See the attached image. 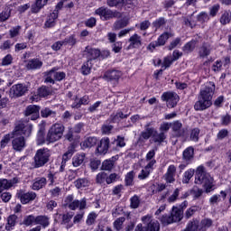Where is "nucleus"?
<instances>
[{
	"label": "nucleus",
	"instance_id": "obj_1",
	"mask_svg": "<svg viewBox=\"0 0 231 231\" xmlns=\"http://www.w3.org/2000/svg\"><path fill=\"white\" fill-rule=\"evenodd\" d=\"M216 91V84L210 81L207 83L199 92L198 97V101L194 105L195 111H205L212 106V97H214V92Z\"/></svg>",
	"mask_w": 231,
	"mask_h": 231
},
{
	"label": "nucleus",
	"instance_id": "obj_4",
	"mask_svg": "<svg viewBox=\"0 0 231 231\" xmlns=\"http://www.w3.org/2000/svg\"><path fill=\"white\" fill-rule=\"evenodd\" d=\"M64 136V125L56 123L52 125L47 133L46 142L48 143H55Z\"/></svg>",
	"mask_w": 231,
	"mask_h": 231
},
{
	"label": "nucleus",
	"instance_id": "obj_14",
	"mask_svg": "<svg viewBox=\"0 0 231 231\" xmlns=\"http://www.w3.org/2000/svg\"><path fill=\"white\" fill-rule=\"evenodd\" d=\"M151 125H152V122L144 125V130L141 133V138H143V140H149V138H152L153 135L156 134V129Z\"/></svg>",
	"mask_w": 231,
	"mask_h": 231
},
{
	"label": "nucleus",
	"instance_id": "obj_41",
	"mask_svg": "<svg viewBox=\"0 0 231 231\" xmlns=\"http://www.w3.org/2000/svg\"><path fill=\"white\" fill-rule=\"evenodd\" d=\"M16 221H17V217L15 215H11L7 218V224L5 226V229L8 230V231L14 230V227L15 226Z\"/></svg>",
	"mask_w": 231,
	"mask_h": 231
},
{
	"label": "nucleus",
	"instance_id": "obj_35",
	"mask_svg": "<svg viewBox=\"0 0 231 231\" xmlns=\"http://www.w3.org/2000/svg\"><path fill=\"white\" fill-rule=\"evenodd\" d=\"M86 153H78L72 158L73 167H80L81 163H84Z\"/></svg>",
	"mask_w": 231,
	"mask_h": 231
},
{
	"label": "nucleus",
	"instance_id": "obj_60",
	"mask_svg": "<svg viewBox=\"0 0 231 231\" xmlns=\"http://www.w3.org/2000/svg\"><path fill=\"white\" fill-rule=\"evenodd\" d=\"M174 60H172L171 57H166L164 58L163 60V62L162 64V69H167V68H170L171 67V64H172Z\"/></svg>",
	"mask_w": 231,
	"mask_h": 231
},
{
	"label": "nucleus",
	"instance_id": "obj_64",
	"mask_svg": "<svg viewBox=\"0 0 231 231\" xmlns=\"http://www.w3.org/2000/svg\"><path fill=\"white\" fill-rule=\"evenodd\" d=\"M97 219V215L96 213H90L88 216V218H87V225H88V226H90V225H93V223H95Z\"/></svg>",
	"mask_w": 231,
	"mask_h": 231
},
{
	"label": "nucleus",
	"instance_id": "obj_29",
	"mask_svg": "<svg viewBox=\"0 0 231 231\" xmlns=\"http://www.w3.org/2000/svg\"><path fill=\"white\" fill-rule=\"evenodd\" d=\"M167 138V135L165 133L161 132L158 133V130H156V133L153 134V137H152L151 142H153V143H158L160 145L161 143H163Z\"/></svg>",
	"mask_w": 231,
	"mask_h": 231
},
{
	"label": "nucleus",
	"instance_id": "obj_23",
	"mask_svg": "<svg viewBox=\"0 0 231 231\" xmlns=\"http://www.w3.org/2000/svg\"><path fill=\"white\" fill-rule=\"evenodd\" d=\"M171 129L175 136L180 137L185 134V129H183V125L180 121H175L171 123Z\"/></svg>",
	"mask_w": 231,
	"mask_h": 231
},
{
	"label": "nucleus",
	"instance_id": "obj_49",
	"mask_svg": "<svg viewBox=\"0 0 231 231\" xmlns=\"http://www.w3.org/2000/svg\"><path fill=\"white\" fill-rule=\"evenodd\" d=\"M125 181L127 187H131L134 181V171H132L126 173Z\"/></svg>",
	"mask_w": 231,
	"mask_h": 231
},
{
	"label": "nucleus",
	"instance_id": "obj_50",
	"mask_svg": "<svg viewBox=\"0 0 231 231\" xmlns=\"http://www.w3.org/2000/svg\"><path fill=\"white\" fill-rule=\"evenodd\" d=\"M189 140H191V142H199V128H193L190 131Z\"/></svg>",
	"mask_w": 231,
	"mask_h": 231
},
{
	"label": "nucleus",
	"instance_id": "obj_11",
	"mask_svg": "<svg viewBox=\"0 0 231 231\" xmlns=\"http://www.w3.org/2000/svg\"><path fill=\"white\" fill-rule=\"evenodd\" d=\"M12 146L14 151L21 152V151H23L24 147H26V139H24L23 135H14L12 140Z\"/></svg>",
	"mask_w": 231,
	"mask_h": 231
},
{
	"label": "nucleus",
	"instance_id": "obj_13",
	"mask_svg": "<svg viewBox=\"0 0 231 231\" xmlns=\"http://www.w3.org/2000/svg\"><path fill=\"white\" fill-rule=\"evenodd\" d=\"M156 164V161H151L148 162L145 167L141 171L138 175L139 180H147L149 176H151V172L154 171V165Z\"/></svg>",
	"mask_w": 231,
	"mask_h": 231
},
{
	"label": "nucleus",
	"instance_id": "obj_52",
	"mask_svg": "<svg viewBox=\"0 0 231 231\" xmlns=\"http://www.w3.org/2000/svg\"><path fill=\"white\" fill-rule=\"evenodd\" d=\"M128 22L125 19L118 20L114 23V30H121V28H125L127 26Z\"/></svg>",
	"mask_w": 231,
	"mask_h": 231
},
{
	"label": "nucleus",
	"instance_id": "obj_51",
	"mask_svg": "<svg viewBox=\"0 0 231 231\" xmlns=\"http://www.w3.org/2000/svg\"><path fill=\"white\" fill-rule=\"evenodd\" d=\"M180 188L175 189L172 194L167 199L168 203H175V201L178 199L180 196Z\"/></svg>",
	"mask_w": 231,
	"mask_h": 231
},
{
	"label": "nucleus",
	"instance_id": "obj_30",
	"mask_svg": "<svg viewBox=\"0 0 231 231\" xmlns=\"http://www.w3.org/2000/svg\"><path fill=\"white\" fill-rule=\"evenodd\" d=\"M36 225H41L42 228H48L50 226V217L46 215H41L36 217Z\"/></svg>",
	"mask_w": 231,
	"mask_h": 231
},
{
	"label": "nucleus",
	"instance_id": "obj_31",
	"mask_svg": "<svg viewBox=\"0 0 231 231\" xmlns=\"http://www.w3.org/2000/svg\"><path fill=\"white\" fill-rule=\"evenodd\" d=\"M46 183H47L46 178L44 177L38 178L32 183V190H41V189H42L43 187H46Z\"/></svg>",
	"mask_w": 231,
	"mask_h": 231
},
{
	"label": "nucleus",
	"instance_id": "obj_43",
	"mask_svg": "<svg viewBox=\"0 0 231 231\" xmlns=\"http://www.w3.org/2000/svg\"><path fill=\"white\" fill-rule=\"evenodd\" d=\"M23 225H25V226H30L32 225H37V217H35L33 215H29V216L25 217L23 219Z\"/></svg>",
	"mask_w": 231,
	"mask_h": 231
},
{
	"label": "nucleus",
	"instance_id": "obj_5",
	"mask_svg": "<svg viewBox=\"0 0 231 231\" xmlns=\"http://www.w3.org/2000/svg\"><path fill=\"white\" fill-rule=\"evenodd\" d=\"M50 156H51V152L48 150V148L37 150L34 155L35 169L44 167L45 163H48L50 162Z\"/></svg>",
	"mask_w": 231,
	"mask_h": 231
},
{
	"label": "nucleus",
	"instance_id": "obj_25",
	"mask_svg": "<svg viewBox=\"0 0 231 231\" xmlns=\"http://www.w3.org/2000/svg\"><path fill=\"white\" fill-rule=\"evenodd\" d=\"M89 104V97L88 96H84L81 98H76L74 102L71 105V107L74 109H79L82 106H88Z\"/></svg>",
	"mask_w": 231,
	"mask_h": 231
},
{
	"label": "nucleus",
	"instance_id": "obj_8",
	"mask_svg": "<svg viewBox=\"0 0 231 231\" xmlns=\"http://www.w3.org/2000/svg\"><path fill=\"white\" fill-rule=\"evenodd\" d=\"M59 68L54 67L49 72H47V78L45 79V82L49 84H55V80L60 82V80H64L66 79V73L58 72Z\"/></svg>",
	"mask_w": 231,
	"mask_h": 231
},
{
	"label": "nucleus",
	"instance_id": "obj_39",
	"mask_svg": "<svg viewBox=\"0 0 231 231\" xmlns=\"http://www.w3.org/2000/svg\"><path fill=\"white\" fill-rule=\"evenodd\" d=\"M127 116H129V115L124 114V112L118 110L111 116V120L112 122L116 123L120 122V120H124V118H127Z\"/></svg>",
	"mask_w": 231,
	"mask_h": 231
},
{
	"label": "nucleus",
	"instance_id": "obj_16",
	"mask_svg": "<svg viewBox=\"0 0 231 231\" xmlns=\"http://www.w3.org/2000/svg\"><path fill=\"white\" fill-rule=\"evenodd\" d=\"M19 183V179L14 178L12 180L0 179V194L3 190H6L8 189H12L14 185H17Z\"/></svg>",
	"mask_w": 231,
	"mask_h": 231
},
{
	"label": "nucleus",
	"instance_id": "obj_62",
	"mask_svg": "<svg viewBox=\"0 0 231 231\" xmlns=\"http://www.w3.org/2000/svg\"><path fill=\"white\" fill-rule=\"evenodd\" d=\"M212 69L213 71H221L223 69V61L221 60L215 61Z\"/></svg>",
	"mask_w": 231,
	"mask_h": 231
},
{
	"label": "nucleus",
	"instance_id": "obj_33",
	"mask_svg": "<svg viewBox=\"0 0 231 231\" xmlns=\"http://www.w3.org/2000/svg\"><path fill=\"white\" fill-rule=\"evenodd\" d=\"M42 68V61L39 59L30 60L27 63V69H41Z\"/></svg>",
	"mask_w": 231,
	"mask_h": 231
},
{
	"label": "nucleus",
	"instance_id": "obj_27",
	"mask_svg": "<svg viewBox=\"0 0 231 231\" xmlns=\"http://www.w3.org/2000/svg\"><path fill=\"white\" fill-rule=\"evenodd\" d=\"M39 126L40 130L37 134L36 142L38 145H42L48 142L46 141V137H44V123L40 124Z\"/></svg>",
	"mask_w": 231,
	"mask_h": 231
},
{
	"label": "nucleus",
	"instance_id": "obj_21",
	"mask_svg": "<svg viewBox=\"0 0 231 231\" xmlns=\"http://www.w3.org/2000/svg\"><path fill=\"white\" fill-rule=\"evenodd\" d=\"M170 216L171 217V223H179V221L183 219V210L178 207H173Z\"/></svg>",
	"mask_w": 231,
	"mask_h": 231
},
{
	"label": "nucleus",
	"instance_id": "obj_38",
	"mask_svg": "<svg viewBox=\"0 0 231 231\" xmlns=\"http://www.w3.org/2000/svg\"><path fill=\"white\" fill-rule=\"evenodd\" d=\"M59 15L57 13H52L49 15L48 20L45 22L46 28H53L55 26V21H57V18Z\"/></svg>",
	"mask_w": 231,
	"mask_h": 231
},
{
	"label": "nucleus",
	"instance_id": "obj_2",
	"mask_svg": "<svg viewBox=\"0 0 231 231\" xmlns=\"http://www.w3.org/2000/svg\"><path fill=\"white\" fill-rule=\"evenodd\" d=\"M32 131H33V125L28 122H18L12 133L3 136L0 142V149H5V147L10 143V140H12L14 136L23 134V136L28 137L32 134Z\"/></svg>",
	"mask_w": 231,
	"mask_h": 231
},
{
	"label": "nucleus",
	"instance_id": "obj_7",
	"mask_svg": "<svg viewBox=\"0 0 231 231\" xmlns=\"http://www.w3.org/2000/svg\"><path fill=\"white\" fill-rule=\"evenodd\" d=\"M144 226V231H160V222L152 218L151 215H145L142 217Z\"/></svg>",
	"mask_w": 231,
	"mask_h": 231
},
{
	"label": "nucleus",
	"instance_id": "obj_32",
	"mask_svg": "<svg viewBox=\"0 0 231 231\" xmlns=\"http://www.w3.org/2000/svg\"><path fill=\"white\" fill-rule=\"evenodd\" d=\"M75 152V148L73 146L69 147L67 152H65L62 156V162H61V166L60 169H64L66 167V162L73 156V153Z\"/></svg>",
	"mask_w": 231,
	"mask_h": 231
},
{
	"label": "nucleus",
	"instance_id": "obj_42",
	"mask_svg": "<svg viewBox=\"0 0 231 231\" xmlns=\"http://www.w3.org/2000/svg\"><path fill=\"white\" fill-rule=\"evenodd\" d=\"M194 176V169H189L183 174L182 183L189 184Z\"/></svg>",
	"mask_w": 231,
	"mask_h": 231
},
{
	"label": "nucleus",
	"instance_id": "obj_22",
	"mask_svg": "<svg viewBox=\"0 0 231 231\" xmlns=\"http://www.w3.org/2000/svg\"><path fill=\"white\" fill-rule=\"evenodd\" d=\"M86 51H87V59L88 62H93V60H97V59L100 57V50L98 49L87 47Z\"/></svg>",
	"mask_w": 231,
	"mask_h": 231
},
{
	"label": "nucleus",
	"instance_id": "obj_36",
	"mask_svg": "<svg viewBox=\"0 0 231 231\" xmlns=\"http://www.w3.org/2000/svg\"><path fill=\"white\" fill-rule=\"evenodd\" d=\"M74 185L77 189H86V187H89V185H91V181L86 178L78 179L75 180Z\"/></svg>",
	"mask_w": 231,
	"mask_h": 231
},
{
	"label": "nucleus",
	"instance_id": "obj_40",
	"mask_svg": "<svg viewBox=\"0 0 231 231\" xmlns=\"http://www.w3.org/2000/svg\"><path fill=\"white\" fill-rule=\"evenodd\" d=\"M97 140L96 137H88L81 143V145L85 149H88L89 147H95V145H97Z\"/></svg>",
	"mask_w": 231,
	"mask_h": 231
},
{
	"label": "nucleus",
	"instance_id": "obj_58",
	"mask_svg": "<svg viewBox=\"0 0 231 231\" xmlns=\"http://www.w3.org/2000/svg\"><path fill=\"white\" fill-rule=\"evenodd\" d=\"M42 118H48V116H55V112L51 111L50 108H44L41 111Z\"/></svg>",
	"mask_w": 231,
	"mask_h": 231
},
{
	"label": "nucleus",
	"instance_id": "obj_24",
	"mask_svg": "<svg viewBox=\"0 0 231 231\" xmlns=\"http://www.w3.org/2000/svg\"><path fill=\"white\" fill-rule=\"evenodd\" d=\"M120 77H122L120 70H108L104 74L103 79H105V80H118Z\"/></svg>",
	"mask_w": 231,
	"mask_h": 231
},
{
	"label": "nucleus",
	"instance_id": "obj_15",
	"mask_svg": "<svg viewBox=\"0 0 231 231\" xmlns=\"http://www.w3.org/2000/svg\"><path fill=\"white\" fill-rule=\"evenodd\" d=\"M39 111H41V106L31 105L25 109V116H31V120H37L39 118Z\"/></svg>",
	"mask_w": 231,
	"mask_h": 231
},
{
	"label": "nucleus",
	"instance_id": "obj_28",
	"mask_svg": "<svg viewBox=\"0 0 231 231\" xmlns=\"http://www.w3.org/2000/svg\"><path fill=\"white\" fill-rule=\"evenodd\" d=\"M129 42V48H140V46H142V37L137 33H134L130 37Z\"/></svg>",
	"mask_w": 231,
	"mask_h": 231
},
{
	"label": "nucleus",
	"instance_id": "obj_48",
	"mask_svg": "<svg viewBox=\"0 0 231 231\" xmlns=\"http://www.w3.org/2000/svg\"><path fill=\"white\" fill-rule=\"evenodd\" d=\"M113 167H115V161L113 159L106 160L102 163L103 171H111Z\"/></svg>",
	"mask_w": 231,
	"mask_h": 231
},
{
	"label": "nucleus",
	"instance_id": "obj_57",
	"mask_svg": "<svg viewBox=\"0 0 231 231\" xmlns=\"http://www.w3.org/2000/svg\"><path fill=\"white\" fill-rule=\"evenodd\" d=\"M105 181L107 183V173L102 171L99 172L97 175V183H105Z\"/></svg>",
	"mask_w": 231,
	"mask_h": 231
},
{
	"label": "nucleus",
	"instance_id": "obj_17",
	"mask_svg": "<svg viewBox=\"0 0 231 231\" xmlns=\"http://www.w3.org/2000/svg\"><path fill=\"white\" fill-rule=\"evenodd\" d=\"M18 198H20L21 203H23V205H26L30 203V201H33V199L37 198V194L33 191H29L26 193L21 191L18 193Z\"/></svg>",
	"mask_w": 231,
	"mask_h": 231
},
{
	"label": "nucleus",
	"instance_id": "obj_34",
	"mask_svg": "<svg viewBox=\"0 0 231 231\" xmlns=\"http://www.w3.org/2000/svg\"><path fill=\"white\" fill-rule=\"evenodd\" d=\"M48 4V0H36L35 5L32 6V14H39L41 8L46 6Z\"/></svg>",
	"mask_w": 231,
	"mask_h": 231
},
{
	"label": "nucleus",
	"instance_id": "obj_6",
	"mask_svg": "<svg viewBox=\"0 0 231 231\" xmlns=\"http://www.w3.org/2000/svg\"><path fill=\"white\" fill-rule=\"evenodd\" d=\"M161 100H162V102H166L167 107L172 109V107H176V106H178V102H180V96H178L176 92L172 91L163 92L161 97Z\"/></svg>",
	"mask_w": 231,
	"mask_h": 231
},
{
	"label": "nucleus",
	"instance_id": "obj_53",
	"mask_svg": "<svg viewBox=\"0 0 231 231\" xmlns=\"http://www.w3.org/2000/svg\"><path fill=\"white\" fill-rule=\"evenodd\" d=\"M131 208H138L140 207V198L136 195L130 199Z\"/></svg>",
	"mask_w": 231,
	"mask_h": 231
},
{
	"label": "nucleus",
	"instance_id": "obj_37",
	"mask_svg": "<svg viewBox=\"0 0 231 231\" xmlns=\"http://www.w3.org/2000/svg\"><path fill=\"white\" fill-rule=\"evenodd\" d=\"M194 158V148L189 146L186 148L183 152V160L185 162H190Z\"/></svg>",
	"mask_w": 231,
	"mask_h": 231
},
{
	"label": "nucleus",
	"instance_id": "obj_56",
	"mask_svg": "<svg viewBox=\"0 0 231 231\" xmlns=\"http://www.w3.org/2000/svg\"><path fill=\"white\" fill-rule=\"evenodd\" d=\"M231 15L228 12H224L222 16L220 17L221 24H228L230 23Z\"/></svg>",
	"mask_w": 231,
	"mask_h": 231
},
{
	"label": "nucleus",
	"instance_id": "obj_3",
	"mask_svg": "<svg viewBox=\"0 0 231 231\" xmlns=\"http://www.w3.org/2000/svg\"><path fill=\"white\" fill-rule=\"evenodd\" d=\"M195 183L196 185H203L206 192H212L214 178L210 176V173L205 171V167L199 166L195 174Z\"/></svg>",
	"mask_w": 231,
	"mask_h": 231
},
{
	"label": "nucleus",
	"instance_id": "obj_18",
	"mask_svg": "<svg viewBox=\"0 0 231 231\" xmlns=\"http://www.w3.org/2000/svg\"><path fill=\"white\" fill-rule=\"evenodd\" d=\"M172 37V34L171 32H164L161 36H159L158 40L155 42H152L149 45V48H156V46H164V44L167 42V40Z\"/></svg>",
	"mask_w": 231,
	"mask_h": 231
},
{
	"label": "nucleus",
	"instance_id": "obj_45",
	"mask_svg": "<svg viewBox=\"0 0 231 231\" xmlns=\"http://www.w3.org/2000/svg\"><path fill=\"white\" fill-rule=\"evenodd\" d=\"M199 57H208L210 55V45L209 44H204L202 47L199 49Z\"/></svg>",
	"mask_w": 231,
	"mask_h": 231
},
{
	"label": "nucleus",
	"instance_id": "obj_9",
	"mask_svg": "<svg viewBox=\"0 0 231 231\" xmlns=\"http://www.w3.org/2000/svg\"><path fill=\"white\" fill-rule=\"evenodd\" d=\"M28 92V87L25 84H15L13 85L9 91V96L11 98H19V97H23Z\"/></svg>",
	"mask_w": 231,
	"mask_h": 231
},
{
	"label": "nucleus",
	"instance_id": "obj_26",
	"mask_svg": "<svg viewBox=\"0 0 231 231\" xmlns=\"http://www.w3.org/2000/svg\"><path fill=\"white\" fill-rule=\"evenodd\" d=\"M61 216V225H64L65 228L67 230H69L73 226V222H71V219H73V215L67 213Z\"/></svg>",
	"mask_w": 231,
	"mask_h": 231
},
{
	"label": "nucleus",
	"instance_id": "obj_61",
	"mask_svg": "<svg viewBox=\"0 0 231 231\" xmlns=\"http://www.w3.org/2000/svg\"><path fill=\"white\" fill-rule=\"evenodd\" d=\"M14 60V58L12 57V54H7L5 57L2 60V66H10Z\"/></svg>",
	"mask_w": 231,
	"mask_h": 231
},
{
	"label": "nucleus",
	"instance_id": "obj_55",
	"mask_svg": "<svg viewBox=\"0 0 231 231\" xmlns=\"http://www.w3.org/2000/svg\"><path fill=\"white\" fill-rule=\"evenodd\" d=\"M194 48H196V41H191L184 45L183 51L189 53L190 51H193Z\"/></svg>",
	"mask_w": 231,
	"mask_h": 231
},
{
	"label": "nucleus",
	"instance_id": "obj_19",
	"mask_svg": "<svg viewBox=\"0 0 231 231\" xmlns=\"http://www.w3.org/2000/svg\"><path fill=\"white\" fill-rule=\"evenodd\" d=\"M176 166L174 164H171L168 169L167 171L165 173V180L167 183H174L176 181Z\"/></svg>",
	"mask_w": 231,
	"mask_h": 231
},
{
	"label": "nucleus",
	"instance_id": "obj_12",
	"mask_svg": "<svg viewBox=\"0 0 231 231\" xmlns=\"http://www.w3.org/2000/svg\"><path fill=\"white\" fill-rule=\"evenodd\" d=\"M96 15H99L102 21H108V19H113V17H116V14L111 11V9H107L106 7H99L95 12Z\"/></svg>",
	"mask_w": 231,
	"mask_h": 231
},
{
	"label": "nucleus",
	"instance_id": "obj_59",
	"mask_svg": "<svg viewBox=\"0 0 231 231\" xmlns=\"http://www.w3.org/2000/svg\"><path fill=\"white\" fill-rule=\"evenodd\" d=\"M197 19L199 23H207L210 18L208 17V14L202 12L198 15Z\"/></svg>",
	"mask_w": 231,
	"mask_h": 231
},
{
	"label": "nucleus",
	"instance_id": "obj_63",
	"mask_svg": "<svg viewBox=\"0 0 231 231\" xmlns=\"http://www.w3.org/2000/svg\"><path fill=\"white\" fill-rule=\"evenodd\" d=\"M161 223H162V225H171L172 220L171 217V215H163L161 218H160Z\"/></svg>",
	"mask_w": 231,
	"mask_h": 231
},
{
	"label": "nucleus",
	"instance_id": "obj_20",
	"mask_svg": "<svg viewBox=\"0 0 231 231\" xmlns=\"http://www.w3.org/2000/svg\"><path fill=\"white\" fill-rule=\"evenodd\" d=\"M109 137H104L100 141V144H98L97 148V152L98 154H107V151H109Z\"/></svg>",
	"mask_w": 231,
	"mask_h": 231
},
{
	"label": "nucleus",
	"instance_id": "obj_46",
	"mask_svg": "<svg viewBox=\"0 0 231 231\" xmlns=\"http://www.w3.org/2000/svg\"><path fill=\"white\" fill-rule=\"evenodd\" d=\"M91 68H93L91 61L88 60L85 62L81 67L82 75H89L91 73Z\"/></svg>",
	"mask_w": 231,
	"mask_h": 231
},
{
	"label": "nucleus",
	"instance_id": "obj_10",
	"mask_svg": "<svg viewBox=\"0 0 231 231\" xmlns=\"http://www.w3.org/2000/svg\"><path fill=\"white\" fill-rule=\"evenodd\" d=\"M66 201L69 203V208H70V210H77V208H79V210H84V208H86V199L81 200H73V197L69 195Z\"/></svg>",
	"mask_w": 231,
	"mask_h": 231
},
{
	"label": "nucleus",
	"instance_id": "obj_44",
	"mask_svg": "<svg viewBox=\"0 0 231 231\" xmlns=\"http://www.w3.org/2000/svg\"><path fill=\"white\" fill-rule=\"evenodd\" d=\"M212 219L210 218L202 219L199 224L200 231H206L208 228H210L212 226Z\"/></svg>",
	"mask_w": 231,
	"mask_h": 231
},
{
	"label": "nucleus",
	"instance_id": "obj_54",
	"mask_svg": "<svg viewBox=\"0 0 231 231\" xmlns=\"http://www.w3.org/2000/svg\"><path fill=\"white\" fill-rule=\"evenodd\" d=\"M51 93V90L48 87H42L38 89V95L42 97H48Z\"/></svg>",
	"mask_w": 231,
	"mask_h": 231
},
{
	"label": "nucleus",
	"instance_id": "obj_47",
	"mask_svg": "<svg viewBox=\"0 0 231 231\" xmlns=\"http://www.w3.org/2000/svg\"><path fill=\"white\" fill-rule=\"evenodd\" d=\"M125 222V217H120L114 222V228L116 231L122 230L124 228V223Z\"/></svg>",
	"mask_w": 231,
	"mask_h": 231
}]
</instances>
